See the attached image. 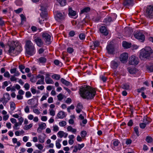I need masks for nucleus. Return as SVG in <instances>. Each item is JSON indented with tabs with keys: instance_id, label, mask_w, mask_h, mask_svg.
Returning <instances> with one entry per match:
<instances>
[{
	"instance_id": "nucleus-60",
	"label": "nucleus",
	"mask_w": 153,
	"mask_h": 153,
	"mask_svg": "<svg viewBox=\"0 0 153 153\" xmlns=\"http://www.w3.org/2000/svg\"><path fill=\"white\" fill-rule=\"evenodd\" d=\"M24 87L26 90H28L30 88V85L28 83H27L25 84Z\"/></svg>"
},
{
	"instance_id": "nucleus-17",
	"label": "nucleus",
	"mask_w": 153,
	"mask_h": 153,
	"mask_svg": "<svg viewBox=\"0 0 153 153\" xmlns=\"http://www.w3.org/2000/svg\"><path fill=\"white\" fill-rule=\"evenodd\" d=\"M133 0H123V4L124 6H128L132 5Z\"/></svg>"
},
{
	"instance_id": "nucleus-19",
	"label": "nucleus",
	"mask_w": 153,
	"mask_h": 153,
	"mask_svg": "<svg viewBox=\"0 0 153 153\" xmlns=\"http://www.w3.org/2000/svg\"><path fill=\"white\" fill-rule=\"evenodd\" d=\"M130 85L129 83H125L123 84L121 86V88L123 89L126 90H129L130 89Z\"/></svg>"
},
{
	"instance_id": "nucleus-51",
	"label": "nucleus",
	"mask_w": 153,
	"mask_h": 153,
	"mask_svg": "<svg viewBox=\"0 0 153 153\" xmlns=\"http://www.w3.org/2000/svg\"><path fill=\"white\" fill-rule=\"evenodd\" d=\"M49 95L48 94H46V95H43L40 99L41 101H42L45 100H46L47 97H48Z\"/></svg>"
},
{
	"instance_id": "nucleus-27",
	"label": "nucleus",
	"mask_w": 153,
	"mask_h": 153,
	"mask_svg": "<svg viewBox=\"0 0 153 153\" xmlns=\"http://www.w3.org/2000/svg\"><path fill=\"white\" fill-rule=\"evenodd\" d=\"M143 121L146 124H148L151 122L152 120L150 118L146 117H144Z\"/></svg>"
},
{
	"instance_id": "nucleus-12",
	"label": "nucleus",
	"mask_w": 153,
	"mask_h": 153,
	"mask_svg": "<svg viewBox=\"0 0 153 153\" xmlns=\"http://www.w3.org/2000/svg\"><path fill=\"white\" fill-rule=\"evenodd\" d=\"M120 65V62L116 60L112 61L111 62V67L113 69H116Z\"/></svg>"
},
{
	"instance_id": "nucleus-64",
	"label": "nucleus",
	"mask_w": 153,
	"mask_h": 153,
	"mask_svg": "<svg viewBox=\"0 0 153 153\" xmlns=\"http://www.w3.org/2000/svg\"><path fill=\"white\" fill-rule=\"evenodd\" d=\"M75 35V32L73 30L70 31L69 33V35L70 37H73Z\"/></svg>"
},
{
	"instance_id": "nucleus-13",
	"label": "nucleus",
	"mask_w": 153,
	"mask_h": 153,
	"mask_svg": "<svg viewBox=\"0 0 153 153\" xmlns=\"http://www.w3.org/2000/svg\"><path fill=\"white\" fill-rule=\"evenodd\" d=\"M107 52L110 54H112L114 51L113 46L112 45H108L106 47Z\"/></svg>"
},
{
	"instance_id": "nucleus-3",
	"label": "nucleus",
	"mask_w": 153,
	"mask_h": 153,
	"mask_svg": "<svg viewBox=\"0 0 153 153\" xmlns=\"http://www.w3.org/2000/svg\"><path fill=\"white\" fill-rule=\"evenodd\" d=\"M25 48L26 55L31 56L36 53L35 47L33 43L30 40H27L26 42Z\"/></svg>"
},
{
	"instance_id": "nucleus-47",
	"label": "nucleus",
	"mask_w": 153,
	"mask_h": 153,
	"mask_svg": "<svg viewBox=\"0 0 153 153\" xmlns=\"http://www.w3.org/2000/svg\"><path fill=\"white\" fill-rule=\"evenodd\" d=\"M79 38L81 40H84L85 38V35L84 33H81L79 35Z\"/></svg>"
},
{
	"instance_id": "nucleus-25",
	"label": "nucleus",
	"mask_w": 153,
	"mask_h": 153,
	"mask_svg": "<svg viewBox=\"0 0 153 153\" xmlns=\"http://www.w3.org/2000/svg\"><path fill=\"white\" fill-rule=\"evenodd\" d=\"M129 72L130 74H135L137 72V70L135 68H128Z\"/></svg>"
},
{
	"instance_id": "nucleus-50",
	"label": "nucleus",
	"mask_w": 153,
	"mask_h": 153,
	"mask_svg": "<svg viewBox=\"0 0 153 153\" xmlns=\"http://www.w3.org/2000/svg\"><path fill=\"white\" fill-rule=\"evenodd\" d=\"M15 3L17 6H20L22 4V1L21 0H16L15 1Z\"/></svg>"
},
{
	"instance_id": "nucleus-45",
	"label": "nucleus",
	"mask_w": 153,
	"mask_h": 153,
	"mask_svg": "<svg viewBox=\"0 0 153 153\" xmlns=\"http://www.w3.org/2000/svg\"><path fill=\"white\" fill-rule=\"evenodd\" d=\"M74 50L73 48L71 47H68L67 49V52L69 53H72L73 52Z\"/></svg>"
},
{
	"instance_id": "nucleus-43",
	"label": "nucleus",
	"mask_w": 153,
	"mask_h": 153,
	"mask_svg": "<svg viewBox=\"0 0 153 153\" xmlns=\"http://www.w3.org/2000/svg\"><path fill=\"white\" fill-rule=\"evenodd\" d=\"M59 125L60 126L63 127L65 126L66 124V123L65 121H62L59 123Z\"/></svg>"
},
{
	"instance_id": "nucleus-49",
	"label": "nucleus",
	"mask_w": 153,
	"mask_h": 153,
	"mask_svg": "<svg viewBox=\"0 0 153 153\" xmlns=\"http://www.w3.org/2000/svg\"><path fill=\"white\" fill-rule=\"evenodd\" d=\"M46 125L45 123H42L39 125V127L42 130L45 128V127Z\"/></svg>"
},
{
	"instance_id": "nucleus-42",
	"label": "nucleus",
	"mask_w": 153,
	"mask_h": 153,
	"mask_svg": "<svg viewBox=\"0 0 153 153\" xmlns=\"http://www.w3.org/2000/svg\"><path fill=\"white\" fill-rule=\"evenodd\" d=\"M101 19V17L100 16H97L95 17L93 19V21L95 22H99Z\"/></svg>"
},
{
	"instance_id": "nucleus-18",
	"label": "nucleus",
	"mask_w": 153,
	"mask_h": 153,
	"mask_svg": "<svg viewBox=\"0 0 153 153\" xmlns=\"http://www.w3.org/2000/svg\"><path fill=\"white\" fill-rule=\"evenodd\" d=\"M83 108L81 102L79 103L76 107V111L78 113H79Z\"/></svg>"
},
{
	"instance_id": "nucleus-56",
	"label": "nucleus",
	"mask_w": 153,
	"mask_h": 153,
	"mask_svg": "<svg viewBox=\"0 0 153 153\" xmlns=\"http://www.w3.org/2000/svg\"><path fill=\"white\" fill-rule=\"evenodd\" d=\"M21 125H20L19 123H17L16 122L14 125V126L13 127V128L14 129L17 130L19 128H17V127Z\"/></svg>"
},
{
	"instance_id": "nucleus-5",
	"label": "nucleus",
	"mask_w": 153,
	"mask_h": 153,
	"mask_svg": "<svg viewBox=\"0 0 153 153\" xmlns=\"http://www.w3.org/2000/svg\"><path fill=\"white\" fill-rule=\"evenodd\" d=\"M112 144L111 145L112 149L116 151L120 150L121 147L120 146V143L118 140L114 139L112 141Z\"/></svg>"
},
{
	"instance_id": "nucleus-53",
	"label": "nucleus",
	"mask_w": 153,
	"mask_h": 153,
	"mask_svg": "<svg viewBox=\"0 0 153 153\" xmlns=\"http://www.w3.org/2000/svg\"><path fill=\"white\" fill-rule=\"evenodd\" d=\"M4 77L9 78L10 76V74L8 71H6L4 74Z\"/></svg>"
},
{
	"instance_id": "nucleus-31",
	"label": "nucleus",
	"mask_w": 153,
	"mask_h": 153,
	"mask_svg": "<svg viewBox=\"0 0 153 153\" xmlns=\"http://www.w3.org/2000/svg\"><path fill=\"white\" fill-rule=\"evenodd\" d=\"M45 80L47 84H53L54 83L53 80L51 78L45 79Z\"/></svg>"
},
{
	"instance_id": "nucleus-28",
	"label": "nucleus",
	"mask_w": 153,
	"mask_h": 153,
	"mask_svg": "<svg viewBox=\"0 0 153 153\" xmlns=\"http://www.w3.org/2000/svg\"><path fill=\"white\" fill-rule=\"evenodd\" d=\"M131 44L126 42L123 41L122 43L123 46L125 48H128L131 47Z\"/></svg>"
},
{
	"instance_id": "nucleus-1",
	"label": "nucleus",
	"mask_w": 153,
	"mask_h": 153,
	"mask_svg": "<svg viewBox=\"0 0 153 153\" xmlns=\"http://www.w3.org/2000/svg\"><path fill=\"white\" fill-rule=\"evenodd\" d=\"M96 94L95 89L89 85H84L79 89V94L81 97L88 100L93 99Z\"/></svg>"
},
{
	"instance_id": "nucleus-35",
	"label": "nucleus",
	"mask_w": 153,
	"mask_h": 153,
	"mask_svg": "<svg viewBox=\"0 0 153 153\" xmlns=\"http://www.w3.org/2000/svg\"><path fill=\"white\" fill-rule=\"evenodd\" d=\"M44 84H45L44 78L40 79L36 83V84L37 85Z\"/></svg>"
},
{
	"instance_id": "nucleus-58",
	"label": "nucleus",
	"mask_w": 153,
	"mask_h": 153,
	"mask_svg": "<svg viewBox=\"0 0 153 153\" xmlns=\"http://www.w3.org/2000/svg\"><path fill=\"white\" fill-rule=\"evenodd\" d=\"M53 130L56 132L59 130V127L57 125H55L53 126Z\"/></svg>"
},
{
	"instance_id": "nucleus-46",
	"label": "nucleus",
	"mask_w": 153,
	"mask_h": 153,
	"mask_svg": "<svg viewBox=\"0 0 153 153\" xmlns=\"http://www.w3.org/2000/svg\"><path fill=\"white\" fill-rule=\"evenodd\" d=\"M32 126V125L31 124H30L28 125L25 126L24 128V129L27 130L29 129L30 128H31Z\"/></svg>"
},
{
	"instance_id": "nucleus-59",
	"label": "nucleus",
	"mask_w": 153,
	"mask_h": 153,
	"mask_svg": "<svg viewBox=\"0 0 153 153\" xmlns=\"http://www.w3.org/2000/svg\"><path fill=\"white\" fill-rule=\"evenodd\" d=\"M10 108L12 110H14L16 108L15 103L14 102H12L10 104Z\"/></svg>"
},
{
	"instance_id": "nucleus-54",
	"label": "nucleus",
	"mask_w": 153,
	"mask_h": 153,
	"mask_svg": "<svg viewBox=\"0 0 153 153\" xmlns=\"http://www.w3.org/2000/svg\"><path fill=\"white\" fill-rule=\"evenodd\" d=\"M146 124L145 123H141L140 124V127L142 129L144 128L146 126Z\"/></svg>"
},
{
	"instance_id": "nucleus-62",
	"label": "nucleus",
	"mask_w": 153,
	"mask_h": 153,
	"mask_svg": "<svg viewBox=\"0 0 153 153\" xmlns=\"http://www.w3.org/2000/svg\"><path fill=\"white\" fill-rule=\"evenodd\" d=\"M133 124V122L132 120H129L127 123V125L129 127L131 126Z\"/></svg>"
},
{
	"instance_id": "nucleus-33",
	"label": "nucleus",
	"mask_w": 153,
	"mask_h": 153,
	"mask_svg": "<svg viewBox=\"0 0 153 153\" xmlns=\"http://www.w3.org/2000/svg\"><path fill=\"white\" fill-rule=\"evenodd\" d=\"M90 10V8L89 7H85L81 10L80 13L81 14L83 13H87Z\"/></svg>"
},
{
	"instance_id": "nucleus-36",
	"label": "nucleus",
	"mask_w": 153,
	"mask_h": 153,
	"mask_svg": "<svg viewBox=\"0 0 153 153\" xmlns=\"http://www.w3.org/2000/svg\"><path fill=\"white\" fill-rule=\"evenodd\" d=\"M45 138L42 137L41 135H40L38 136V140L39 142L40 143H43L45 141Z\"/></svg>"
},
{
	"instance_id": "nucleus-14",
	"label": "nucleus",
	"mask_w": 153,
	"mask_h": 153,
	"mask_svg": "<svg viewBox=\"0 0 153 153\" xmlns=\"http://www.w3.org/2000/svg\"><path fill=\"white\" fill-rule=\"evenodd\" d=\"M34 42L38 46L40 47L43 45V42L42 41L41 39L37 37L34 40Z\"/></svg>"
},
{
	"instance_id": "nucleus-40",
	"label": "nucleus",
	"mask_w": 153,
	"mask_h": 153,
	"mask_svg": "<svg viewBox=\"0 0 153 153\" xmlns=\"http://www.w3.org/2000/svg\"><path fill=\"white\" fill-rule=\"evenodd\" d=\"M87 134V132L85 131H82L81 132L80 134L82 138L85 137Z\"/></svg>"
},
{
	"instance_id": "nucleus-4",
	"label": "nucleus",
	"mask_w": 153,
	"mask_h": 153,
	"mask_svg": "<svg viewBox=\"0 0 153 153\" xmlns=\"http://www.w3.org/2000/svg\"><path fill=\"white\" fill-rule=\"evenodd\" d=\"M145 15L147 18L153 19V4L147 6Z\"/></svg>"
},
{
	"instance_id": "nucleus-52",
	"label": "nucleus",
	"mask_w": 153,
	"mask_h": 153,
	"mask_svg": "<svg viewBox=\"0 0 153 153\" xmlns=\"http://www.w3.org/2000/svg\"><path fill=\"white\" fill-rule=\"evenodd\" d=\"M50 114L52 116H54L55 114V112L53 109H50L49 110Z\"/></svg>"
},
{
	"instance_id": "nucleus-44",
	"label": "nucleus",
	"mask_w": 153,
	"mask_h": 153,
	"mask_svg": "<svg viewBox=\"0 0 153 153\" xmlns=\"http://www.w3.org/2000/svg\"><path fill=\"white\" fill-rule=\"evenodd\" d=\"M40 10L42 11V7H41V9ZM46 12L45 11H42V12L40 13V16H41V17L43 18L45 17V16H46Z\"/></svg>"
},
{
	"instance_id": "nucleus-37",
	"label": "nucleus",
	"mask_w": 153,
	"mask_h": 153,
	"mask_svg": "<svg viewBox=\"0 0 153 153\" xmlns=\"http://www.w3.org/2000/svg\"><path fill=\"white\" fill-rule=\"evenodd\" d=\"M64 134V132L63 131H59L57 133V135L58 137L60 138H62L63 137V134Z\"/></svg>"
},
{
	"instance_id": "nucleus-32",
	"label": "nucleus",
	"mask_w": 153,
	"mask_h": 153,
	"mask_svg": "<svg viewBox=\"0 0 153 153\" xmlns=\"http://www.w3.org/2000/svg\"><path fill=\"white\" fill-rule=\"evenodd\" d=\"M51 77L53 79L58 80L60 78V76L59 74H55L52 75Z\"/></svg>"
},
{
	"instance_id": "nucleus-9",
	"label": "nucleus",
	"mask_w": 153,
	"mask_h": 153,
	"mask_svg": "<svg viewBox=\"0 0 153 153\" xmlns=\"http://www.w3.org/2000/svg\"><path fill=\"white\" fill-rule=\"evenodd\" d=\"M9 54L12 56H15L18 55V53L16 51L15 46L10 45L8 51Z\"/></svg>"
},
{
	"instance_id": "nucleus-23",
	"label": "nucleus",
	"mask_w": 153,
	"mask_h": 153,
	"mask_svg": "<svg viewBox=\"0 0 153 153\" xmlns=\"http://www.w3.org/2000/svg\"><path fill=\"white\" fill-rule=\"evenodd\" d=\"M76 12L72 10L71 7L69 8V13L68 14L70 16H75L76 15Z\"/></svg>"
},
{
	"instance_id": "nucleus-24",
	"label": "nucleus",
	"mask_w": 153,
	"mask_h": 153,
	"mask_svg": "<svg viewBox=\"0 0 153 153\" xmlns=\"http://www.w3.org/2000/svg\"><path fill=\"white\" fill-rule=\"evenodd\" d=\"M67 129L68 131L71 132L74 134H76L77 131L76 129L72 128L71 126H68L67 128Z\"/></svg>"
},
{
	"instance_id": "nucleus-55",
	"label": "nucleus",
	"mask_w": 153,
	"mask_h": 153,
	"mask_svg": "<svg viewBox=\"0 0 153 153\" xmlns=\"http://www.w3.org/2000/svg\"><path fill=\"white\" fill-rule=\"evenodd\" d=\"M35 145L40 150H42L43 148V146L41 144H36Z\"/></svg>"
},
{
	"instance_id": "nucleus-26",
	"label": "nucleus",
	"mask_w": 153,
	"mask_h": 153,
	"mask_svg": "<svg viewBox=\"0 0 153 153\" xmlns=\"http://www.w3.org/2000/svg\"><path fill=\"white\" fill-rule=\"evenodd\" d=\"M58 117L60 119H62L66 116L64 111H60L57 114Z\"/></svg>"
},
{
	"instance_id": "nucleus-41",
	"label": "nucleus",
	"mask_w": 153,
	"mask_h": 153,
	"mask_svg": "<svg viewBox=\"0 0 153 153\" xmlns=\"http://www.w3.org/2000/svg\"><path fill=\"white\" fill-rule=\"evenodd\" d=\"M152 138L150 136H147L146 138V141L148 143H151L152 141Z\"/></svg>"
},
{
	"instance_id": "nucleus-22",
	"label": "nucleus",
	"mask_w": 153,
	"mask_h": 153,
	"mask_svg": "<svg viewBox=\"0 0 153 153\" xmlns=\"http://www.w3.org/2000/svg\"><path fill=\"white\" fill-rule=\"evenodd\" d=\"M57 1L61 6H65L67 3V0H56Z\"/></svg>"
},
{
	"instance_id": "nucleus-29",
	"label": "nucleus",
	"mask_w": 153,
	"mask_h": 153,
	"mask_svg": "<svg viewBox=\"0 0 153 153\" xmlns=\"http://www.w3.org/2000/svg\"><path fill=\"white\" fill-rule=\"evenodd\" d=\"M60 81L63 84L66 85L68 86L70 85V82L66 80L63 78H61Z\"/></svg>"
},
{
	"instance_id": "nucleus-63",
	"label": "nucleus",
	"mask_w": 153,
	"mask_h": 153,
	"mask_svg": "<svg viewBox=\"0 0 153 153\" xmlns=\"http://www.w3.org/2000/svg\"><path fill=\"white\" fill-rule=\"evenodd\" d=\"M17 71V69L16 68H13L10 69V72L11 74H15Z\"/></svg>"
},
{
	"instance_id": "nucleus-11",
	"label": "nucleus",
	"mask_w": 153,
	"mask_h": 153,
	"mask_svg": "<svg viewBox=\"0 0 153 153\" xmlns=\"http://www.w3.org/2000/svg\"><path fill=\"white\" fill-rule=\"evenodd\" d=\"M13 43L15 47L16 50L18 52V54L22 51V48L19 43L18 42L15 41Z\"/></svg>"
},
{
	"instance_id": "nucleus-7",
	"label": "nucleus",
	"mask_w": 153,
	"mask_h": 153,
	"mask_svg": "<svg viewBox=\"0 0 153 153\" xmlns=\"http://www.w3.org/2000/svg\"><path fill=\"white\" fill-rule=\"evenodd\" d=\"M139 63L138 58L132 55L129 59V64L130 65H137Z\"/></svg>"
},
{
	"instance_id": "nucleus-57",
	"label": "nucleus",
	"mask_w": 153,
	"mask_h": 153,
	"mask_svg": "<svg viewBox=\"0 0 153 153\" xmlns=\"http://www.w3.org/2000/svg\"><path fill=\"white\" fill-rule=\"evenodd\" d=\"M85 146L84 143H82L81 144H78L77 145V147H78V149L79 150H80L82 148H83Z\"/></svg>"
},
{
	"instance_id": "nucleus-48",
	"label": "nucleus",
	"mask_w": 153,
	"mask_h": 153,
	"mask_svg": "<svg viewBox=\"0 0 153 153\" xmlns=\"http://www.w3.org/2000/svg\"><path fill=\"white\" fill-rule=\"evenodd\" d=\"M134 130L137 136H139V132L138 131V126H136L134 128Z\"/></svg>"
},
{
	"instance_id": "nucleus-30",
	"label": "nucleus",
	"mask_w": 153,
	"mask_h": 153,
	"mask_svg": "<svg viewBox=\"0 0 153 153\" xmlns=\"http://www.w3.org/2000/svg\"><path fill=\"white\" fill-rule=\"evenodd\" d=\"M47 61V59L46 58L44 57H41L38 59L39 62L41 63L44 64Z\"/></svg>"
},
{
	"instance_id": "nucleus-20",
	"label": "nucleus",
	"mask_w": 153,
	"mask_h": 153,
	"mask_svg": "<svg viewBox=\"0 0 153 153\" xmlns=\"http://www.w3.org/2000/svg\"><path fill=\"white\" fill-rule=\"evenodd\" d=\"M56 15L57 18L59 19L63 20L65 18L64 15L58 11H57L56 12Z\"/></svg>"
},
{
	"instance_id": "nucleus-38",
	"label": "nucleus",
	"mask_w": 153,
	"mask_h": 153,
	"mask_svg": "<svg viewBox=\"0 0 153 153\" xmlns=\"http://www.w3.org/2000/svg\"><path fill=\"white\" fill-rule=\"evenodd\" d=\"M64 95L62 93L59 94L57 96V97L59 101H61L64 98Z\"/></svg>"
},
{
	"instance_id": "nucleus-10",
	"label": "nucleus",
	"mask_w": 153,
	"mask_h": 153,
	"mask_svg": "<svg viewBox=\"0 0 153 153\" xmlns=\"http://www.w3.org/2000/svg\"><path fill=\"white\" fill-rule=\"evenodd\" d=\"M128 57V53H124L120 55V59L122 63H125L127 61Z\"/></svg>"
},
{
	"instance_id": "nucleus-8",
	"label": "nucleus",
	"mask_w": 153,
	"mask_h": 153,
	"mask_svg": "<svg viewBox=\"0 0 153 153\" xmlns=\"http://www.w3.org/2000/svg\"><path fill=\"white\" fill-rule=\"evenodd\" d=\"M134 37L141 42H143L145 40V36L141 32H137L134 35Z\"/></svg>"
},
{
	"instance_id": "nucleus-16",
	"label": "nucleus",
	"mask_w": 153,
	"mask_h": 153,
	"mask_svg": "<svg viewBox=\"0 0 153 153\" xmlns=\"http://www.w3.org/2000/svg\"><path fill=\"white\" fill-rule=\"evenodd\" d=\"M115 19H112L111 17H108L105 18L103 22L105 23L107 25H109L110 22H113L115 20Z\"/></svg>"
},
{
	"instance_id": "nucleus-6",
	"label": "nucleus",
	"mask_w": 153,
	"mask_h": 153,
	"mask_svg": "<svg viewBox=\"0 0 153 153\" xmlns=\"http://www.w3.org/2000/svg\"><path fill=\"white\" fill-rule=\"evenodd\" d=\"M42 36L46 45H49L51 44V36L50 34L46 32H43L42 34Z\"/></svg>"
},
{
	"instance_id": "nucleus-21",
	"label": "nucleus",
	"mask_w": 153,
	"mask_h": 153,
	"mask_svg": "<svg viewBox=\"0 0 153 153\" xmlns=\"http://www.w3.org/2000/svg\"><path fill=\"white\" fill-rule=\"evenodd\" d=\"M147 69L150 72H153V63H149L146 66Z\"/></svg>"
},
{
	"instance_id": "nucleus-61",
	"label": "nucleus",
	"mask_w": 153,
	"mask_h": 153,
	"mask_svg": "<svg viewBox=\"0 0 153 153\" xmlns=\"http://www.w3.org/2000/svg\"><path fill=\"white\" fill-rule=\"evenodd\" d=\"M17 80V78L15 77V76L13 75H12L10 78V80L11 82L16 81Z\"/></svg>"
},
{
	"instance_id": "nucleus-15",
	"label": "nucleus",
	"mask_w": 153,
	"mask_h": 153,
	"mask_svg": "<svg viewBox=\"0 0 153 153\" xmlns=\"http://www.w3.org/2000/svg\"><path fill=\"white\" fill-rule=\"evenodd\" d=\"M100 32L105 36H107L108 33V31L107 30L105 26H101L100 28Z\"/></svg>"
},
{
	"instance_id": "nucleus-2",
	"label": "nucleus",
	"mask_w": 153,
	"mask_h": 153,
	"mask_svg": "<svg viewBox=\"0 0 153 153\" xmlns=\"http://www.w3.org/2000/svg\"><path fill=\"white\" fill-rule=\"evenodd\" d=\"M153 54L152 50L150 47H145L141 49L139 57L142 60L149 59Z\"/></svg>"
},
{
	"instance_id": "nucleus-39",
	"label": "nucleus",
	"mask_w": 153,
	"mask_h": 153,
	"mask_svg": "<svg viewBox=\"0 0 153 153\" xmlns=\"http://www.w3.org/2000/svg\"><path fill=\"white\" fill-rule=\"evenodd\" d=\"M100 80L104 82H106L107 80L106 77L103 75H100Z\"/></svg>"
},
{
	"instance_id": "nucleus-34",
	"label": "nucleus",
	"mask_w": 153,
	"mask_h": 153,
	"mask_svg": "<svg viewBox=\"0 0 153 153\" xmlns=\"http://www.w3.org/2000/svg\"><path fill=\"white\" fill-rule=\"evenodd\" d=\"M10 99V95L9 94L6 93L4 95V100L5 101H7L8 102V101Z\"/></svg>"
}]
</instances>
